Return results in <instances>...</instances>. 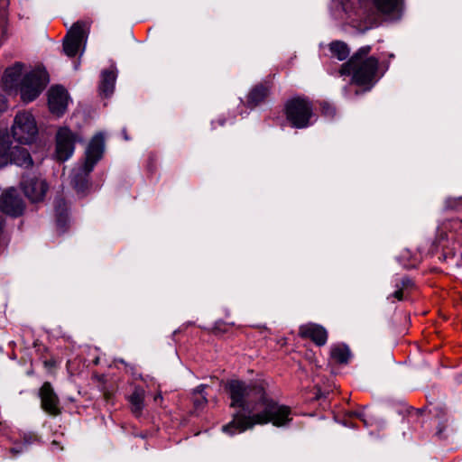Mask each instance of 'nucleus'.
Wrapping results in <instances>:
<instances>
[{"mask_svg": "<svg viewBox=\"0 0 462 462\" xmlns=\"http://www.w3.org/2000/svg\"><path fill=\"white\" fill-rule=\"evenodd\" d=\"M402 286L407 287L408 285H410L411 281L409 279H402Z\"/></svg>", "mask_w": 462, "mask_h": 462, "instance_id": "obj_29", "label": "nucleus"}, {"mask_svg": "<svg viewBox=\"0 0 462 462\" xmlns=\"http://www.w3.org/2000/svg\"><path fill=\"white\" fill-rule=\"evenodd\" d=\"M21 189L24 196L32 203L43 201L50 186L42 176L27 175L21 181Z\"/></svg>", "mask_w": 462, "mask_h": 462, "instance_id": "obj_8", "label": "nucleus"}, {"mask_svg": "<svg viewBox=\"0 0 462 462\" xmlns=\"http://www.w3.org/2000/svg\"><path fill=\"white\" fill-rule=\"evenodd\" d=\"M42 408L50 415L57 416L60 413V402L50 383L46 382L40 389Z\"/></svg>", "mask_w": 462, "mask_h": 462, "instance_id": "obj_13", "label": "nucleus"}, {"mask_svg": "<svg viewBox=\"0 0 462 462\" xmlns=\"http://www.w3.org/2000/svg\"><path fill=\"white\" fill-rule=\"evenodd\" d=\"M372 48L369 45L363 46L341 66V76L352 75V82L358 86H367L370 89L374 82L379 60L374 56L368 57Z\"/></svg>", "mask_w": 462, "mask_h": 462, "instance_id": "obj_3", "label": "nucleus"}, {"mask_svg": "<svg viewBox=\"0 0 462 462\" xmlns=\"http://www.w3.org/2000/svg\"><path fill=\"white\" fill-rule=\"evenodd\" d=\"M269 87L263 84L254 87L247 96V106L255 107L263 103L269 95Z\"/></svg>", "mask_w": 462, "mask_h": 462, "instance_id": "obj_16", "label": "nucleus"}, {"mask_svg": "<svg viewBox=\"0 0 462 462\" xmlns=\"http://www.w3.org/2000/svg\"><path fill=\"white\" fill-rule=\"evenodd\" d=\"M116 79V73L115 69H110L102 72L99 89L104 97H107L113 94Z\"/></svg>", "mask_w": 462, "mask_h": 462, "instance_id": "obj_15", "label": "nucleus"}, {"mask_svg": "<svg viewBox=\"0 0 462 462\" xmlns=\"http://www.w3.org/2000/svg\"><path fill=\"white\" fill-rule=\"evenodd\" d=\"M285 115L291 126L306 128L312 124L315 116L310 102L302 97H294L285 105Z\"/></svg>", "mask_w": 462, "mask_h": 462, "instance_id": "obj_4", "label": "nucleus"}, {"mask_svg": "<svg viewBox=\"0 0 462 462\" xmlns=\"http://www.w3.org/2000/svg\"><path fill=\"white\" fill-rule=\"evenodd\" d=\"M69 101L68 91L60 86L51 87L48 91L50 111L57 116H62L67 110Z\"/></svg>", "mask_w": 462, "mask_h": 462, "instance_id": "obj_11", "label": "nucleus"}, {"mask_svg": "<svg viewBox=\"0 0 462 462\" xmlns=\"http://www.w3.org/2000/svg\"><path fill=\"white\" fill-rule=\"evenodd\" d=\"M355 415H356L357 417H361V414H357V413H354ZM361 420H363L362 418H360Z\"/></svg>", "mask_w": 462, "mask_h": 462, "instance_id": "obj_32", "label": "nucleus"}, {"mask_svg": "<svg viewBox=\"0 0 462 462\" xmlns=\"http://www.w3.org/2000/svg\"><path fill=\"white\" fill-rule=\"evenodd\" d=\"M401 4V0H374L376 9L382 14H392L395 12Z\"/></svg>", "mask_w": 462, "mask_h": 462, "instance_id": "obj_18", "label": "nucleus"}, {"mask_svg": "<svg viewBox=\"0 0 462 462\" xmlns=\"http://www.w3.org/2000/svg\"><path fill=\"white\" fill-rule=\"evenodd\" d=\"M0 210L12 217H18L23 214L24 203L14 189H8L1 195Z\"/></svg>", "mask_w": 462, "mask_h": 462, "instance_id": "obj_12", "label": "nucleus"}, {"mask_svg": "<svg viewBox=\"0 0 462 462\" xmlns=\"http://www.w3.org/2000/svg\"><path fill=\"white\" fill-rule=\"evenodd\" d=\"M230 406L239 408L232 420L223 426L230 436L253 429L255 425L272 423L275 427L287 426L292 420L291 409L271 398L260 384L231 380L226 386Z\"/></svg>", "mask_w": 462, "mask_h": 462, "instance_id": "obj_1", "label": "nucleus"}, {"mask_svg": "<svg viewBox=\"0 0 462 462\" xmlns=\"http://www.w3.org/2000/svg\"><path fill=\"white\" fill-rule=\"evenodd\" d=\"M57 445V442L56 441H53L52 442V446H56Z\"/></svg>", "mask_w": 462, "mask_h": 462, "instance_id": "obj_33", "label": "nucleus"}, {"mask_svg": "<svg viewBox=\"0 0 462 462\" xmlns=\"http://www.w3.org/2000/svg\"><path fill=\"white\" fill-rule=\"evenodd\" d=\"M444 256L446 259H449L456 266H462V251L457 252L456 250H449L444 253Z\"/></svg>", "mask_w": 462, "mask_h": 462, "instance_id": "obj_22", "label": "nucleus"}, {"mask_svg": "<svg viewBox=\"0 0 462 462\" xmlns=\"http://www.w3.org/2000/svg\"><path fill=\"white\" fill-rule=\"evenodd\" d=\"M55 210L57 213V224L63 226L67 220V206L63 199H59L55 203Z\"/></svg>", "mask_w": 462, "mask_h": 462, "instance_id": "obj_21", "label": "nucleus"}, {"mask_svg": "<svg viewBox=\"0 0 462 462\" xmlns=\"http://www.w3.org/2000/svg\"><path fill=\"white\" fill-rule=\"evenodd\" d=\"M391 297H393L395 298L396 300H402V297H403V292H402V289H399L397 290L396 291H394L392 295H390L388 297V299H390Z\"/></svg>", "mask_w": 462, "mask_h": 462, "instance_id": "obj_25", "label": "nucleus"}, {"mask_svg": "<svg viewBox=\"0 0 462 462\" xmlns=\"http://www.w3.org/2000/svg\"><path fill=\"white\" fill-rule=\"evenodd\" d=\"M329 50L333 57L338 60H345L350 53L349 48L344 42L335 41L329 44Z\"/></svg>", "mask_w": 462, "mask_h": 462, "instance_id": "obj_17", "label": "nucleus"}, {"mask_svg": "<svg viewBox=\"0 0 462 462\" xmlns=\"http://www.w3.org/2000/svg\"><path fill=\"white\" fill-rule=\"evenodd\" d=\"M158 398H161L160 394H158L157 396L154 397V401H157Z\"/></svg>", "mask_w": 462, "mask_h": 462, "instance_id": "obj_31", "label": "nucleus"}, {"mask_svg": "<svg viewBox=\"0 0 462 462\" xmlns=\"http://www.w3.org/2000/svg\"><path fill=\"white\" fill-rule=\"evenodd\" d=\"M144 393L143 390L136 389L130 396L132 411L134 414L139 415L143 408Z\"/></svg>", "mask_w": 462, "mask_h": 462, "instance_id": "obj_19", "label": "nucleus"}, {"mask_svg": "<svg viewBox=\"0 0 462 462\" xmlns=\"http://www.w3.org/2000/svg\"><path fill=\"white\" fill-rule=\"evenodd\" d=\"M14 138L21 143H31L34 141L38 128L33 116L27 111L19 112L12 126Z\"/></svg>", "mask_w": 462, "mask_h": 462, "instance_id": "obj_6", "label": "nucleus"}, {"mask_svg": "<svg viewBox=\"0 0 462 462\" xmlns=\"http://www.w3.org/2000/svg\"><path fill=\"white\" fill-rule=\"evenodd\" d=\"M11 451H12V452H14H14H15V453H19V452H20L19 450H16L15 448H12V450H11Z\"/></svg>", "mask_w": 462, "mask_h": 462, "instance_id": "obj_30", "label": "nucleus"}, {"mask_svg": "<svg viewBox=\"0 0 462 462\" xmlns=\"http://www.w3.org/2000/svg\"><path fill=\"white\" fill-rule=\"evenodd\" d=\"M103 152L104 137L102 134H97L92 138L86 151V160L81 169L84 175H88L93 170L95 164L101 159Z\"/></svg>", "mask_w": 462, "mask_h": 462, "instance_id": "obj_10", "label": "nucleus"}, {"mask_svg": "<svg viewBox=\"0 0 462 462\" xmlns=\"http://www.w3.org/2000/svg\"><path fill=\"white\" fill-rule=\"evenodd\" d=\"M299 336L302 338L310 339L317 346H324L328 340L326 328L315 323L301 325L299 328Z\"/></svg>", "mask_w": 462, "mask_h": 462, "instance_id": "obj_14", "label": "nucleus"}, {"mask_svg": "<svg viewBox=\"0 0 462 462\" xmlns=\"http://www.w3.org/2000/svg\"><path fill=\"white\" fill-rule=\"evenodd\" d=\"M320 107H321L322 115L327 117L332 118L336 115L335 107L328 102H325V101L322 102L320 104Z\"/></svg>", "mask_w": 462, "mask_h": 462, "instance_id": "obj_23", "label": "nucleus"}, {"mask_svg": "<svg viewBox=\"0 0 462 462\" xmlns=\"http://www.w3.org/2000/svg\"><path fill=\"white\" fill-rule=\"evenodd\" d=\"M14 163L20 167L28 168L32 165V160L25 148L12 146L8 137L0 138V167Z\"/></svg>", "mask_w": 462, "mask_h": 462, "instance_id": "obj_5", "label": "nucleus"}, {"mask_svg": "<svg viewBox=\"0 0 462 462\" xmlns=\"http://www.w3.org/2000/svg\"><path fill=\"white\" fill-rule=\"evenodd\" d=\"M331 357L338 363H346L350 357V351L346 346H335L331 348Z\"/></svg>", "mask_w": 462, "mask_h": 462, "instance_id": "obj_20", "label": "nucleus"}, {"mask_svg": "<svg viewBox=\"0 0 462 462\" xmlns=\"http://www.w3.org/2000/svg\"><path fill=\"white\" fill-rule=\"evenodd\" d=\"M89 23L78 21L69 30L64 41L63 50L67 56L75 57L80 47L86 42L89 32Z\"/></svg>", "mask_w": 462, "mask_h": 462, "instance_id": "obj_7", "label": "nucleus"}, {"mask_svg": "<svg viewBox=\"0 0 462 462\" xmlns=\"http://www.w3.org/2000/svg\"><path fill=\"white\" fill-rule=\"evenodd\" d=\"M71 182L73 183L75 189L79 191V192H82L84 191V189H86L87 187V180L85 178H83L80 181H78L77 180V177L75 176Z\"/></svg>", "mask_w": 462, "mask_h": 462, "instance_id": "obj_24", "label": "nucleus"}, {"mask_svg": "<svg viewBox=\"0 0 462 462\" xmlns=\"http://www.w3.org/2000/svg\"><path fill=\"white\" fill-rule=\"evenodd\" d=\"M224 325L223 322L218 321L215 324L214 330L215 331H226L225 328H222L221 326Z\"/></svg>", "mask_w": 462, "mask_h": 462, "instance_id": "obj_27", "label": "nucleus"}, {"mask_svg": "<svg viewBox=\"0 0 462 462\" xmlns=\"http://www.w3.org/2000/svg\"><path fill=\"white\" fill-rule=\"evenodd\" d=\"M79 137L69 127H60L56 134V157L59 161L64 162L69 159L75 149V143Z\"/></svg>", "mask_w": 462, "mask_h": 462, "instance_id": "obj_9", "label": "nucleus"}, {"mask_svg": "<svg viewBox=\"0 0 462 462\" xmlns=\"http://www.w3.org/2000/svg\"><path fill=\"white\" fill-rule=\"evenodd\" d=\"M454 202L456 205L454 206L456 208H457L460 205H462V199H454V200H448V203Z\"/></svg>", "mask_w": 462, "mask_h": 462, "instance_id": "obj_28", "label": "nucleus"}, {"mask_svg": "<svg viewBox=\"0 0 462 462\" xmlns=\"http://www.w3.org/2000/svg\"><path fill=\"white\" fill-rule=\"evenodd\" d=\"M5 108H6V100L2 95H0V112L5 110Z\"/></svg>", "mask_w": 462, "mask_h": 462, "instance_id": "obj_26", "label": "nucleus"}, {"mask_svg": "<svg viewBox=\"0 0 462 462\" xmlns=\"http://www.w3.org/2000/svg\"><path fill=\"white\" fill-rule=\"evenodd\" d=\"M48 82L46 72L40 69L25 70L23 62H15L7 67L1 78V88L8 95L20 94L23 103L35 100Z\"/></svg>", "mask_w": 462, "mask_h": 462, "instance_id": "obj_2", "label": "nucleus"}]
</instances>
